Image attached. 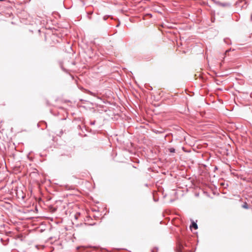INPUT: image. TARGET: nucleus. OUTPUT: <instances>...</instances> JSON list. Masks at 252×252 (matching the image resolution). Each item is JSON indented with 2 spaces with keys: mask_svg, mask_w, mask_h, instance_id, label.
<instances>
[{
  "mask_svg": "<svg viewBox=\"0 0 252 252\" xmlns=\"http://www.w3.org/2000/svg\"><path fill=\"white\" fill-rule=\"evenodd\" d=\"M170 153H175V149L174 148H170L168 149Z\"/></svg>",
  "mask_w": 252,
  "mask_h": 252,
  "instance_id": "obj_4",
  "label": "nucleus"
},
{
  "mask_svg": "<svg viewBox=\"0 0 252 252\" xmlns=\"http://www.w3.org/2000/svg\"><path fill=\"white\" fill-rule=\"evenodd\" d=\"M243 208H245V209H248L249 208V206H248V204L245 202L242 206Z\"/></svg>",
  "mask_w": 252,
  "mask_h": 252,
  "instance_id": "obj_3",
  "label": "nucleus"
},
{
  "mask_svg": "<svg viewBox=\"0 0 252 252\" xmlns=\"http://www.w3.org/2000/svg\"><path fill=\"white\" fill-rule=\"evenodd\" d=\"M190 227L194 228L195 229H196L198 228L197 224L194 222H192Z\"/></svg>",
  "mask_w": 252,
  "mask_h": 252,
  "instance_id": "obj_2",
  "label": "nucleus"
},
{
  "mask_svg": "<svg viewBox=\"0 0 252 252\" xmlns=\"http://www.w3.org/2000/svg\"><path fill=\"white\" fill-rule=\"evenodd\" d=\"M3 0H0V1H3Z\"/></svg>",
  "mask_w": 252,
  "mask_h": 252,
  "instance_id": "obj_7",
  "label": "nucleus"
},
{
  "mask_svg": "<svg viewBox=\"0 0 252 252\" xmlns=\"http://www.w3.org/2000/svg\"><path fill=\"white\" fill-rule=\"evenodd\" d=\"M184 246L180 244L177 249V252H184Z\"/></svg>",
  "mask_w": 252,
  "mask_h": 252,
  "instance_id": "obj_1",
  "label": "nucleus"
},
{
  "mask_svg": "<svg viewBox=\"0 0 252 252\" xmlns=\"http://www.w3.org/2000/svg\"><path fill=\"white\" fill-rule=\"evenodd\" d=\"M228 52V50H226V52H225V53H226V52Z\"/></svg>",
  "mask_w": 252,
  "mask_h": 252,
  "instance_id": "obj_6",
  "label": "nucleus"
},
{
  "mask_svg": "<svg viewBox=\"0 0 252 252\" xmlns=\"http://www.w3.org/2000/svg\"><path fill=\"white\" fill-rule=\"evenodd\" d=\"M95 123V121H92V122H90V124L91 125H94Z\"/></svg>",
  "mask_w": 252,
  "mask_h": 252,
  "instance_id": "obj_5",
  "label": "nucleus"
}]
</instances>
